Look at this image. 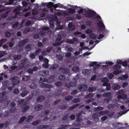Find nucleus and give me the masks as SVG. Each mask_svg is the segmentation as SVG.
Listing matches in <instances>:
<instances>
[{
    "label": "nucleus",
    "instance_id": "1",
    "mask_svg": "<svg viewBox=\"0 0 129 129\" xmlns=\"http://www.w3.org/2000/svg\"><path fill=\"white\" fill-rule=\"evenodd\" d=\"M85 14V17L89 18H92L93 19H95V18L94 17L95 15L96 14V12L94 11L90 10L89 11L86 10L84 11Z\"/></svg>",
    "mask_w": 129,
    "mask_h": 129
},
{
    "label": "nucleus",
    "instance_id": "2",
    "mask_svg": "<svg viewBox=\"0 0 129 129\" xmlns=\"http://www.w3.org/2000/svg\"><path fill=\"white\" fill-rule=\"evenodd\" d=\"M18 77L17 76H15L11 78L10 80L12 84L13 85H14V86L19 83V81L18 80Z\"/></svg>",
    "mask_w": 129,
    "mask_h": 129
},
{
    "label": "nucleus",
    "instance_id": "3",
    "mask_svg": "<svg viewBox=\"0 0 129 129\" xmlns=\"http://www.w3.org/2000/svg\"><path fill=\"white\" fill-rule=\"evenodd\" d=\"M59 70L63 74H68L70 72L68 68L62 67H60L59 68Z\"/></svg>",
    "mask_w": 129,
    "mask_h": 129
},
{
    "label": "nucleus",
    "instance_id": "4",
    "mask_svg": "<svg viewBox=\"0 0 129 129\" xmlns=\"http://www.w3.org/2000/svg\"><path fill=\"white\" fill-rule=\"evenodd\" d=\"M29 39H28L26 38L24 39L19 42L18 44V46L20 47H22L26 43H27Z\"/></svg>",
    "mask_w": 129,
    "mask_h": 129
},
{
    "label": "nucleus",
    "instance_id": "5",
    "mask_svg": "<svg viewBox=\"0 0 129 129\" xmlns=\"http://www.w3.org/2000/svg\"><path fill=\"white\" fill-rule=\"evenodd\" d=\"M88 88V86L86 84L80 85L78 86L79 90L81 91H85Z\"/></svg>",
    "mask_w": 129,
    "mask_h": 129
},
{
    "label": "nucleus",
    "instance_id": "6",
    "mask_svg": "<svg viewBox=\"0 0 129 129\" xmlns=\"http://www.w3.org/2000/svg\"><path fill=\"white\" fill-rule=\"evenodd\" d=\"M21 107L22 108L21 111L23 112H25L30 108L29 106H26L25 104H24L23 105H21Z\"/></svg>",
    "mask_w": 129,
    "mask_h": 129
},
{
    "label": "nucleus",
    "instance_id": "7",
    "mask_svg": "<svg viewBox=\"0 0 129 129\" xmlns=\"http://www.w3.org/2000/svg\"><path fill=\"white\" fill-rule=\"evenodd\" d=\"M53 7L55 9H56L57 7L60 8H64L65 9H66L67 8L66 7H64L63 4H61L60 3H58L57 4H56L54 5L53 6ZM55 10H56L55 9Z\"/></svg>",
    "mask_w": 129,
    "mask_h": 129
},
{
    "label": "nucleus",
    "instance_id": "8",
    "mask_svg": "<svg viewBox=\"0 0 129 129\" xmlns=\"http://www.w3.org/2000/svg\"><path fill=\"white\" fill-rule=\"evenodd\" d=\"M40 86L41 87L47 88H52L53 87V86L50 84H47L44 83H43L40 85Z\"/></svg>",
    "mask_w": 129,
    "mask_h": 129
},
{
    "label": "nucleus",
    "instance_id": "9",
    "mask_svg": "<svg viewBox=\"0 0 129 129\" xmlns=\"http://www.w3.org/2000/svg\"><path fill=\"white\" fill-rule=\"evenodd\" d=\"M112 88L114 90L116 91L120 88V86L117 84L115 83L113 85Z\"/></svg>",
    "mask_w": 129,
    "mask_h": 129
},
{
    "label": "nucleus",
    "instance_id": "10",
    "mask_svg": "<svg viewBox=\"0 0 129 129\" xmlns=\"http://www.w3.org/2000/svg\"><path fill=\"white\" fill-rule=\"evenodd\" d=\"M108 80L107 78L105 77L103 78V79L102 80V82H104L103 84V85L107 86L109 85L110 84L109 83L107 82Z\"/></svg>",
    "mask_w": 129,
    "mask_h": 129
},
{
    "label": "nucleus",
    "instance_id": "11",
    "mask_svg": "<svg viewBox=\"0 0 129 129\" xmlns=\"http://www.w3.org/2000/svg\"><path fill=\"white\" fill-rule=\"evenodd\" d=\"M45 99L44 96L43 95H41L38 96L37 99V101L38 102H43Z\"/></svg>",
    "mask_w": 129,
    "mask_h": 129
},
{
    "label": "nucleus",
    "instance_id": "12",
    "mask_svg": "<svg viewBox=\"0 0 129 129\" xmlns=\"http://www.w3.org/2000/svg\"><path fill=\"white\" fill-rule=\"evenodd\" d=\"M54 75H51L49 77L48 79V83H51L54 82Z\"/></svg>",
    "mask_w": 129,
    "mask_h": 129
},
{
    "label": "nucleus",
    "instance_id": "13",
    "mask_svg": "<svg viewBox=\"0 0 129 129\" xmlns=\"http://www.w3.org/2000/svg\"><path fill=\"white\" fill-rule=\"evenodd\" d=\"M58 67V65L56 64H53L50 67V69L51 70H54L57 68Z\"/></svg>",
    "mask_w": 129,
    "mask_h": 129
},
{
    "label": "nucleus",
    "instance_id": "14",
    "mask_svg": "<svg viewBox=\"0 0 129 129\" xmlns=\"http://www.w3.org/2000/svg\"><path fill=\"white\" fill-rule=\"evenodd\" d=\"M28 62V60L26 58H24L21 61V65H22V67H23L26 65Z\"/></svg>",
    "mask_w": 129,
    "mask_h": 129
},
{
    "label": "nucleus",
    "instance_id": "15",
    "mask_svg": "<svg viewBox=\"0 0 129 129\" xmlns=\"http://www.w3.org/2000/svg\"><path fill=\"white\" fill-rule=\"evenodd\" d=\"M40 75L42 76H45L48 75L49 74V73L48 71H41L40 72Z\"/></svg>",
    "mask_w": 129,
    "mask_h": 129
},
{
    "label": "nucleus",
    "instance_id": "16",
    "mask_svg": "<svg viewBox=\"0 0 129 129\" xmlns=\"http://www.w3.org/2000/svg\"><path fill=\"white\" fill-rule=\"evenodd\" d=\"M78 8L77 6H76L75 7V9H76ZM76 9H72L71 8H69L68 9V10L69 13L70 14H73L75 12Z\"/></svg>",
    "mask_w": 129,
    "mask_h": 129
},
{
    "label": "nucleus",
    "instance_id": "17",
    "mask_svg": "<svg viewBox=\"0 0 129 129\" xmlns=\"http://www.w3.org/2000/svg\"><path fill=\"white\" fill-rule=\"evenodd\" d=\"M100 116L99 115V112H97L94 113L92 115V118L95 119H98V116Z\"/></svg>",
    "mask_w": 129,
    "mask_h": 129
},
{
    "label": "nucleus",
    "instance_id": "18",
    "mask_svg": "<svg viewBox=\"0 0 129 129\" xmlns=\"http://www.w3.org/2000/svg\"><path fill=\"white\" fill-rule=\"evenodd\" d=\"M43 107L42 105L41 104H38L35 106V109L37 111H39Z\"/></svg>",
    "mask_w": 129,
    "mask_h": 129
},
{
    "label": "nucleus",
    "instance_id": "19",
    "mask_svg": "<svg viewBox=\"0 0 129 129\" xmlns=\"http://www.w3.org/2000/svg\"><path fill=\"white\" fill-rule=\"evenodd\" d=\"M97 25L100 27L104 28V29H105V26L102 22L101 21H99L97 23Z\"/></svg>",
    "mask_w": 129,
    "mask_h": 129
},
{
    "label": "nucleus",
    "instance_id": "20",
    "mask_svg": "<svg viewBox=\"0 0 129 129\" xmlns=\"http://www.w3.org/2000/svg\"><path fill=\"white\" fill-rule=\"evenodd\" d=\"M109 112V111L107 110H105V111H102L99 112V113L100 116L107 114Z\"/></svg>",
    "mask_w": 129,
    "mask_h": 129
},
{
    "label": "nucleus",
    "instance_id": "21",
    "mask_svg": "<svg viewBox=\"0 0 129 129\" xmlns=\"http://www.w3.org/2000/svg\"><path fill=\"white\" fill-rule=\"evenodd\" d=\"M29 91L28 90L23 91L21 93V95L23 97L25 96L29 93Z\"/></svg>",
    "mask_w": 129,
    "mask_h": 129
},
{
    "label": "nucleus",
    "instance_id": "22",
    "mask_svg": "<svg viewBox=\"0 0 129 129\" xmlns=\"http://www.w3.org/2000/svg\"><path fill=\"white\" fill-rule=\"evenodd\" d=\"M68 27L70 30H74L75 28V26L71 23H70L68 24Z\"/></svg>",
    "mask_w": 129,
    "mask_h": 129
},
{
    "label": "nucleus",
    "instance_id": "23",
    "mask_svg": "<svg viewBox=\"0 0 129 129\" xmlns=\"http://www.w3.org/2000/svg\"><path fill=\"white\" fill-rule=\"evenodd\" d=\"M74 79L75 82H71L69 83V84H70L71 86L74 87L77 84L76 82H77V80L75 78H74Z\"/></svg>",
    "mask_w": 129,
    "mask_h": 129
},
{
    "label": "nucleus",
    "instance_id": "24",
    "mask_svg": "<svg viewBox=\"0 0 129 129\" xmlns=\"http://www.w3.org/2000/svg\"><path fill=\"white\" fill-rule=\"evenodd\" d=\"M79 104H78L73 105L69 108L68 110H72L76 108V107L79 106Z\"/></svg>",
    "mask_w": 129,
    "mask_h": 129
},
{
    "label": "nucleus",
    "instance_id": "25",
    "mask_svg": "<svg viewBox=\"0 0 129 129\" xmlns=\"http://www.w3.org/2000/svg\"><path fill=\"white\" fill-rule=\"evenodd\" d=\"M104 109V108L101 106H99L96 107L94 109V112L98 111H99L102 110Z\"/></svg>",
    "mask_w": 129,
    "mask_h": 129
},
{
    "label": "nucleus",
    "instance_id": "26",
    "mask_svg": "<svg viewBox=\"0 0 129 129\" xmlns=\"http://www.w3.org/2000/svg\"><path fill=\"white\" fill-rule=\"evenodd\" d=\"M30 77L29 76H26L24 75L22 77V80L24 81H27L30 79Z\"/></svg>",
    "mask_w": 129,
    "mask_h": 129
},
{
    "label": "nucleus",
    "instance_id": "27",
    "mask_svg": "<svg viewBox=\"0 0 129 129\" xmlns=\"http://www.w3.org/2000/svg\"><path fill=\"white\" fill-rule=\"evenodd\" d=\"M54 3H53L52 2H50L49 3H47L46 4V6L48 8H51L53 7Z\"/></svg>",
    "mask_w": 129,
    "mask_h": 129
},
{
    "label": "nucleus",
    "instance_id": "28",
    "mask_svg": "<svg viewBox=\"0 0 129 129\" xmlns=\"http://www.w3.org/2000/svg\"><path fill=\"white\" fill-rule=\"evenodd\" d=\"M26 118V117L25 116H23L21 117L18 122V123L19 124H21L22 123Z\"/></svg>",
    "mask_w": 129,
    "mask_h": 129
},
{
    "label": "nucleus",
    "instance_id": "29",
    "mask_svg": "<svg viewBox=\"0 0 129 129\" xmlns=\"http://www.w3.org/2000/svg\"><path fill=\"white\" fill-rule=\"evenodd\" d=\"M41 122V120L40 119H38L33 122L32 124L34 126H36L38 124Z\"/></svg>",
    "mask_w": 129,
    "mask_h": 129
},
{
    "label": "nucleus",
    "instance_id": "30",
    "mask_svg": "<svg viewBox=\"0 0 129 129\" xmlns=\"http://www.w3.org/2000/svg\"><path fill=\"white\" fill-rule=\"evenodd\" d=\"M121 68V66L117 64H116L113 67V69L114 70H119Z\"/></svg>",
    "mask_w": 129,
    "mask_h": 129
},
{
    "label": "nucleus",
    "instance_id": "31",
    "mask_svg": "<svg viewBox=\"0 0 129 129\" xmlns=\"http://www.w3.org/2000/svg\"><path fill=\"white\" fill-rule=\"evenodd\" d=\"M48 79L45 78L43 79L41 77L40 78L39 80V83H42L44 82H47L48 83Z\"/></svg>",
    "mask_w": 129,
    "mask_h": 129
},
{
    "label": "nucleus",
    "instance_id": "32",
    "mask_svg": "<svg viewBox=\"0 0 129 129\" xmlns=\"http://www.w3.org/2000/svg\"><path fill=\"white\" fill-rule=\"evenodd\" d=\"M21 55L17 54L14 56L13 58L15 60H18L21 58Z\"/></svg>",
    "mask_w": 129,
    "mask_h": 129
},
{
    "label": "nucleus",
    "instance_id": "33",
    "mask_svg": "<svg viewBox=\"0 0 129 129\" xmlns=\"http://www.w3.org/2000/svg\"><path fill=\"white\" fill-rule=\"evenodd\" d=\"M112 95V93L111 92H108L107 93H104L103 96L105 97H110Z\"/></svg>",
    "mask_w": 129,
    "mask_h": 129
},
{
    "label": "nucleus",
    "instance_id": "34",
    "mask_svg": "<svg viewBox=\"0 0 129 129\" xmlns=\"http://www.w3.org/2000/svg\"><path fill=\"white\" fill-rule=\"evenodd\" d=\"M34 116L32 115H29L27 117V119L26 120V122H29L30 121L32 120L34 118Z\"/></svg>",
    "mask_w": 129,
    "mask_h": 129
},
{
    "label": "nucleus",
    "instance_id": "35",
    "mask_svg": "<svg viewBox=\"0 0 129 129\" xmlns=\"http://www.w3.org/2000/svg\"><path fill=\"white\" fill-rule=\"evenodd\" d=\"M72 70L74 72H78L79 71V69L78 67H74L72 68Z\"/></svg>",
    "mask_w": 129,
    "mask_h": 129
},
{
    "label": "nucleus",
    "instance_id": "36",
    "mask_svg": "<svg viewBox=\"0 0 129 129\" xmlns=\"http://www.w3.org/2000/svg\"><path fill=\"white\" fill-rule=\"evenodd\" d=\"M73 97L71 95H68L65 97V99L67 101H69L72 99Z\"/></svg>",
    "mask_w": 129,
    "mask_h": 129
},
{
    "label": "nucleus",
    "instance_id": "37",
    "mask_svg": "<svg viewBox=\"0 0 129 129\" xmlns=\"http://www.w3.org/2000/svg\"><path fill=\"white\" fill-rule=\"evenodd\" d=\"M115 107V105L113 104H110L107 106V108L109 109H112Z\"/></svg>",
    "mask_w": 129,
    "mask_h": 129
},
{
    "label": "nucleus",
    "instance_id": "38",
    "mask_svg": "<svg viewBox=\"0 0 129 129\" xmlns=\"http://www.w3.org/2000/svg\"><path fill=\"white\" fill-rule=\"evenodd\" d=\"M66 77V76L65 75H61L59 76L58 78L60 80H63L65 79Z\"/></svg>",
    "mask_w": 129,
    "mask_h": 129
},
{
    "label": "nucleus",
    "instance_id": "39",
    "mask_svg": "<svg viewBox=\"0 0 129 129\" xmlns=\"http://www.w3.org/2000/svg\"><path fill=\"white\" fill-rule=\"evenodd\" d=\"M9 115L10 113L9 111H5V113L3 114V117H7Z\"/></svg>",
    "mask_w": 129,
    "mask_h": 129
},
{
    "label": "nucleus",
    "instance_id": "40",
    "mask_svg": "<svg viewBox=\"0 0 129 129\" xmlns=\"http://www.w3.org/2000/svg\"><path fill=\"white\" fill-rule=\"evenodd\" d=\"M85 24L87 26H91L92 25V22L90 21H87L86 22Z\"/></svg>",
    "mask_w": 129,
    "mask_h": 129
},
{
    "label": "nucleus",
    "instance_id": "41",
    "mask_svg": "<svg viewBox=\"0 0 129 129\" xmlns=\"http://www.w3.org/2000/svg\"><path fill=\"white\" fill-rule=\"evenodd\" d=\"M94 95V93H89L86 95L85 97L86 98H88L93 97Z\"/></svg>",
    "mask_w": 129,
    "mask_h": 129
},
{
    "label": "nucleus",
    "instance_id": "42",
    "mask_svg": "<svg viewBox=\"0 0 129 129\" xmlns=\"http://www.w3.org/2000/svg\"><path fill=\"white\" fill-rule=\"evenodd\" d=\"M88 90L89 92H93L96 90V88L94 87H90L88 88Z\"/></svg>",
    "mask_w": 129,
    "mask_h": 129
},
{
    "label": "nucleus",
    "instance_id": "43",
    "mask_svg": "<svg viewBox=\"0 0 129 129\" xmlns=\"http://www.w3.org/2000/svg\"><path fill=\"white\" fill-rule=\"evenodd\" d=\"M89 37L91 39H95L96 38V36L94 34H92L90 35Z\"/></svg>",
    "mask_w": 129,
    "mask_h": 129
},
{
    "label": "nucleus",
    "instance_id": "44",
    "mask_svg": "<svg viewBox=\"0 0 129 129\" xmlns=\"http://www.w3.org/2000/svg\"><path fill=\"white\" fill-rule=\"evenodd\" d=\"M115 71L113 72V73L115 75H118L121 73V71L119 70H116Z\"/></svg>",
    "mask_w": 129,
    "mask_h": 129
},
{
    "label": "nucleus",
    "instance_id": "45",
    "mask_svg": "<svg viewBox=\"0 0 129 129\" xmlns=\"http://www.w3.org/2000/svg\"><path fill=\"white\" fill-rule=\"evenodd\" d=\"M39 13L38 10H36L33 9V10L32 14L33 15H35Z\"/></svg>",
    "mask_w": 129,
    "mask_h": 129
},
{
    "label": "nucleus",
    "instance_id": "46",
    "mask_svg": "<svg viewBox=\"0 0 129 129\" xmlns=\"http://www.w3.org/2000/svg\"><path fill=\"white\" fill-rule=\"evenodd\" d=\"M49 23L50 24V27L52 28H53L54 27V25L53 21H49Z\"/></svg>",
    "mask_w": 129,
    "mask_h": 129
},
{
    "label": "nucleus",
    "instance_id": "47",
    "mask_svg": "<svg viewBox=\"0 0 129 129\" xmlns=\"http://www.w3.org/2000/svg\"><path fill=\"white\" fill-rule=\"evenodd\" d=\"M8 15V13L6 12L5 13H4L2 15L1 17L3 19L6 18L7 17Z\"/></svg>",
    "mask_w": 129,
    "mask_h": 129
},
{
    "label": "nucleus",
    "instance_id": "48",
    "mask_svg": "<svg viewBox=\"0 0 129 129\" xmlns=\"http://www.w3.org/2000/svg\"><path fill=\"white\" fill-rule=\"evenodd\" d=\"M62 82L59 81H57L55 83V85L57 86H60L62 85Z\"/></svg>",
    "mask_w": 129,
    "mask_h": 129
},
{
    "label": "nucleus",
    "instance_id": "49",
    "mask_svg": "<svg viewBox=\"0 0 129 129\" xmlns=\"http://www.w3.org/2000/svg\"><path fill=\"white\" fill-rule=\"evenodd\" d=\"M78 92V91L76 89H75L72 90L71 94L72 95H76Z\"/></svg>",
    "mask_w": 129,
    "mask_h": 129
},
{
    "label": "nucleus",
    "instance_id": "50",
    "mask_svg": "<svg viewBox=\"0 0 129 129\" xmlns=\"http://www.w3.org/2000/svg\"><path fill=\"white\" fill-rule=\"evenodd\" d=\"M16 110V108L15 107H12L10 110V112L11 113L15 112Z\"/></svg>",
    "mask_w": 129,
    "mask_h": 129
},
{
    "label": "nucleus",
    "instance_id": "51",
    "mask_svg": "<svg viewBox=\"0 0 129 129\" xmlns=\"http://www.w3.org/2000/svg\"><path fill=\"white\" fill-rule=\"evenodd\" d=\"M66 42L68 43L72 44H73L74 43V42L72 39H67L66 40Z\"/></svg>",
    "mask_w": 129,
    "mask_h": 129
},
{
    "label": "nucleus",
    "instance_id": "52",
    "mask_svg": "<svg viewBox=\"0 0 129 129\" xmlns=\"http://www.w3.org/2000/svg\"><path fill=\"white\" fill-rule=\"evenodd\" d=\"M61 102L60 99H57L53 103V104L54 105H56Z\"/></svg>",
    "mask_w": 129,
    "mask_h": 129
},
{
    "label": "nucleus",
    "instance_id": "53",
    "mask_svg": "<svg viewBox=\"0 0 129 129\" xmlns=\"http://www.w3.org/2000/svg\"><path fill=\"white\" fill-rule=\"evenodd\" d=\"M83 72V73H85V75H89L90 73L89 70L87 69H86L84 70Z\"/></svg>",
    "mask_w": 129,
    "mask_h": 129
},
{
    "label": "nucleus",
    "instance_id": "54",
    "mask_svg": "<svg viewBox=\"0 0 129 129\" xmlns=\"http://www.w3.org/2000/svg\"><path fill=\"white\" fill-rule=\"evenodd\" d=\"M107 76L109 79H112L114 76V75L112 73H108Z\"/></svg>",
    "mask_w": 129,
    "mask_h": 129
},
{
    "label": "nucleus",
    "instance_id": "55",
    "mask_svg": "<svg viewBox=\"0 0 129 129\" xmlns=\"http://www.w3.org/2000/svg\"><path fill=\"white\" fill-rule=\"evenodd\" d=\"M41 50L40 48L37 49L36 50L35 53L36 55H39L41 52Z\"/></svg>",
    "mask_w": 129,
    "mask_h": 129
},
{
    "label": "nucleus",
    "instance_id": "56",
    "mask_svg": "<svg viewBox=\"0 0 129 129\" xmlns=\"http://www.w3.org/2000/svg\"><path fill=\"white\" fill-rule=\"evenodd\" d=\"M6 36L7 38H9L11 36V34L9 31H6L5 32Z\"/></svg>",
    "mask_w": 129,
    "mask_h": 129
},
{
    "label": "nucleus",
    "instance_id": "57",
    "mask_svg": "<svg viewBox=\"0 0 129 129\" xmlns=\"http://www.w3.org/2000/svg\"><path fill=\"white\" fill-rule=\"evenodd\" d=\"M59 107L60 108L63 110H66L67 108V106L65 104L61 105H60Z\"/></svg>",
    "mask_w": 129,
    "mask_h": 129
},
{
    "label": "nucleus",
    "instance_id": "58",
    "mask_svg": "<svg viewBox=\"0 0 129 129\" xmlns=\"http://www.w3.org/2000/svg\"><path fill=\"white\" fill-rule=\"evenodd\" d=\"M30 9L31 8L30 7H28L27 8H25L22 11V12L24 13L27 11L30 10Z\"/></svg>",
    "mask_w": 129,
    "mask_h": 129
},
{
    "label": "nucleus",
    "instance_id": "59",
    "mask_svg": "<svg viewBox=\"0 0 129 129\" xmlns=\"http://www.w3.org/2000/svg\"><path fill=\"white\" fill-rule=\"evenodd\" d=\"M31 88L34 89L36 88L37 87V85L35 83H33L30 86Z\"/></svg>",
    "mask_w": 129,
    "mask_h": 129
},
{
    "label": "nucleus",
    "instance_id": "60",
    "mask_svg": "<svg viewBox=\"0 0 129 129\" xmlns=\"http://www.w3.org/2000/svg\"><path fill=\"white\" fill-rule=\"evenodd\" d=\"M33 38L34 39H38L39 38V37L38 34H35L33 36Z\"/></svg>",
    "mask_w": 129,
    "mask_h": 129
},
{
    "label": "nucleus",
    "instance_id": "61",
    "mask_svg": "<svg viewBox=\"0 0 129 129\" xmlns=\"http://www.w3.org/2000/svg\"><path fill=\"white\" fill-rule=\"evenodd\" d=\"M19 25V23L18 22H15L13 25V27L15 28L17 26Z\"/></svg>",
    "mask_w": 129,
    "mask_h": 129
},
{
    "label": "nucleus",
    "instance_id": "62",
    "mask_svg": "<svg viewBox=\"0 0 129 129\" xmlns=\"http://www.w3.org/2000/svg\"><path fill=\"white\" fill-rule=\"evenodd\" d=\"M107 118V117L106 116H104L102 117L101 119V121L102 122H103L105 121Z\"/></svg>",
    "mask_w": 129,
    "mask_h": 129
},
{
    "label": "nucleus",
    "instance_id": "63",
    "mask_svg": "<svg viewBox=\"0 0 129 129\" xmlns=\"http://www.w3.org/2000/svg\"><path fill=\"white\" fill-rule=\"evenodd\" d=\"M22 4L24 7H25L27 6L28 4L25 1H23L22 2Z\"/></svg>",
    "mask_w": 129,
    "mask_h": 129
},
{
    "label": "nucleus",
    "instance_id": "64",
    "mask_svg": "<svg viewBox=\"0 0 129 129\" xmlns=\"http://www.w3.org/2000/svg\"><path fill=\"white\" fill-rule=\"evenodd\" d=\"M30 56L32 58H34L36 57V55L34 53H31L30 54Z\"/></svg>",
    "mask_w": 129,
    "mask_h": 129
}]
</instances>
